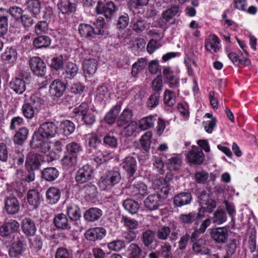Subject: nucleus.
Listing matches in <instances>:
<instances>
[{
	"label": "nucleus",
	"mask_w": 258,
	"mask_h": 258,
	"mask_svg": "<svg viewBox=\"0 0 258 258\" xmlns=\"http://www.w3.org/2000/svg\"><path fill=\"white\" fill-rule=\"evenodd\" d=\"M27 199L32 209H36L40 204L41 197L39 192L36 189L29 190L27 195Z\"/></svg>",
	"instance_id": "obj_23"
},
{
	"label": "nucleus",
	"mask_w": 258,
	"mask_h": 258,
	"mask_svg": "<svg viewBox=\"0 0 258 258\" xmlns=\"http://www.w3.org/2000/svg\"><path fill=\"white\" fill-rule=\"evenodd\" d=\"M210 236L216 243H224L229 236L228 229L225 227L213 228L211 230Z\"/></svg>",
	"instance_id": "obj_7"
},
{
	"label": "nucleus",
	"mask_w": 258,
	"mask_h": 258,
	"mask_svg": "<svg viewBox=\"0 0 258 258\" xmlns=\"http://www.w3.org/2000/svg\"><path fill=\"white\" fill-rule=\"evenodd\" d=\"M102 211L96 208H90L84 214V218L88 221L93 222L97 220L102 216Z\"/></svg>",
	"instance_id": "obj_33"
},
{
	"label": "nucleus",
	"mask_w": 258,
	"mask_h": 258,
	"mask_svg": "<svg viewBox=\"0 0 258 258\" xmlns=\"http://www.w3.org/2000/svg\"><path fill=\"white\" fill-rule=\"evenodd\" d=\"M121 165L131 176H133L137 168V162L134 157L131 156L126 157Z\"/></svg>",
	"instance_id": "obj_25"
},
{
	"label": "nucleus",
	"mask_w": 258,
	"mask_h": 258,
	"mask_svg": "<svg viewBox=\"0 0 258 258\" xmlns=\"http://www.w3.org/2000/svg\"><path fill=\"white\" fill-rule=\"evenodd\" d=\"M192 199V195L189 192H180L174 196L173 203L177 207H182L189 204Z\"/></svg>",
	"instance_id": "obj_18"
},
{
	"label": "nucleus",
	"mask_w": 258,
	"mask_h": 258,
	"mask_svg": "<svg viewBox=\"0 0 258 258\" xmlns=\"http://www.w3.org/2000/svg\"><path fill=\"white\" fill-rule=\"evenodd\" d=\"M79 69L77 65L73 62L67 63L64 73H63L64 79H72L77 74Z\"/></svg>",
	"instance_id": "obj_35"
},
{
	"label": "nucleus",
	"mask_w": 258,
	"mask_h": 258,
	"mask_svg": "<svg viewBox=\"0 0 258 258\" xmlns=\"http://www.w3.org/2000/svg\"><path fill=\"white\" fill-rule=\"evenodd\" d=\"M106 230L103 227H96L88 230L85 233L86 238L91 241L102 239L105 235Z\"/></svg>",
	"instance_id": "obj_17"
},
{
	"label": "nucleus",
	"mask_w": 258,
	"mask_h": 258,
	"mask_svg": "<svg viewBox=\"0 0 258 258\" xmlns=\"http://www.w3.org/2000/svg\"><path fill=\"white\" fill-rule=\"evenodd\" d=\"M66 90V84L59 80H55L52 82L49 86L50 94L56 97H60Z\"/></svg>",
	"instance_id": "obj_15"
},
{
	"label": "nucleus",
	"mask_w": 258,
	"mask_h": 258,
	"mask_svg": "<svg viewBox=\"0 0 258 258\" xmlns=\"http://www.w3.org/2000/svg\"><path fill=\"white\" fill-rule=\"evenodd\" d=\"M29 134L28 130L22 127L19 130L14 137V142L18 145H22L27 139Z\"/></svg>",
	"instance_id": "obj_36"
},
{
	"label": "nucleus",
	"mask_w": 258,
	"mask_h": 258,
	"mask_svg": "<svg viewBox=\"0 0 258 258\" xmlns=\"http://www.w3.org/2000/svg\"><path fill=\"white\" fill-rule=\"evenodd\" d=\"M8 11L3 8H0V36L6 34L8 31Z\"/></svg>",
	"instance_id": "obj_32"
},
{
	"label": "nucleus",
	"mask_w": 258,
	"mask_h": 258,
	"mask_svg": "<svg viewBox=\"0 0 258 258\" xmlns=\"http://www.w3.org/2000/svg\"><path fill=\"white\" fill-rule=\"evenodd\" d=\"M192 243V249L196 253L207 255L210 254V250L206 248L207 241L205 238H200Z\"/></svg>",
	"instance_id": "obj_26"
},
{
	"label": "nucleus",
	"mask_w": 258,
	"mask_h": 258,
	"mask_svg": "<svg viewBox=\"0 0 258 258\" xmlns=\"http://www.w3.org/2000/svg\"><path fill=\"white\" fill-rule=\"evenodd\" d=\"M46 200L48 204H54L60 199V190L55 187H51L48 189L46 192Z\"/></svg>",
	"instance_id": "obj_28"
},
{
	"label": "nucleus",
	"mask_w": 258,
	"mask_h": 258,
	"mask_svg": "<svg viewBox=\"0 0 258 258\" xmlns=\"http://www.w3.org/2000/svg\"><path fill=\"white\" fill-rule=\"evenodd\" d=\"M80 34L84 37H90L94 34V28L90 25L87 24H81L78 28Z\"/></svg>",
	"instance_id": "obj_46"
},
{
	"label": "nucleus",
	"mask_w": 258,
	"mask_h": 258,
	"mask_svg": "<svg viewBox=\"0 0 258 258\" xmlns=\"http://www.w3.org/2000/svg\"><path fill=\"white\" fill-rule=\"evenodd\" d=\"M154 237V232L151 230H148L143 232L142 241L145 246L148 247L153 242Z\"/></svg>",
	"instance_id": "obj_50"
},
{
	"label": "nucleus",
	"mask_w": 258,
	"mask_h": 258,
	"mask_svg": "<svg viewBox=\"0 0 258 258\" xmlns=\"http://www.w3.org/2000/svg\"><path fill=\"white\" fill-rule=\"evenodd\" d=\"M44 138L40 136L38 132L37 133H35L30 141L31 147L33 149H38L44 141Z\"/></svg>",
	"instance_id": "obj_60"
},
{
	"label": "nucleus",
	"mask_w": 258,
	"mask_h": 258,
	"mask_svg": "<svg viewBox=\"0 0 258 258\" xmlns=\"http://www.w3.org/2000/svg\"><path fill=\"white\" fill-rule=\"evenodd\" d=\"M22 111L24 116L28 119H32L35 114H36L33 109L31 104L29 103H24L22 108Z\"/></svg>",
	"instance_id": "obj_53"
},
{
	"label": "nucleus",
	"mask_w": 258,
	"mask_h": 258,
	"mask_svg": "<svg viewBox=\"0 0 258 258\" xmlns=\"http://www.w3.org/2000/svg\"><path fill=\"white\" fill-rule=\"evenodd\" d=\"M151 132H147L142 136L140 139V143L142 148L146 151H148L151 145V138L152 137Z\"/></svg>",
	"instance_id": "obj_48"
},
{
	"label": "nucleus",
	"mask_w": 258,
	"mask_h": 258,
	"mask_svg": "<svg viewBox=\"0 0 258 258\" xmlns=\"http://www.w3.org/2000/svg\"><path fill=\"white\" fill-rule=\"evenodd\" d=\"M24 159L25 155L22 151L16 149L10 154V162L14 168L22 165Z\"/></svg>",
	"instance_id": "obj_24"
},
{
	"label": "nucleus",
	"mask_w": 258,
	"mask_h": 258,
	"mask_svg": "<svg viewBox=\"0 0 258 258\" xmlns=\"http://www.w3.org/2000/svg\"><path fill=\"white\" fill-rule=\"evenodd\" d=\"M29 103L31 104L36 114L42 109L43 105V101L40 98L35 96L31 97Z\"/></svg>",
	"instance_id": "obj_63"
},
{
	"label": "nucleus",
	"mask_w": 258,
	"mask_h": 258,
	"mask_svg": "<svg viewBox=\"0 0 258 258\" xmlns=\"http://www.w3.org/2000/svg\"><path fill=\"white\" fill-rule=\"evenodd\" d=\"M58 175V171L54 167L46 168L42 172V177L49 181H53L56 179Z\"/></svg>",
	"instance_id": "obj_34"
},
{
	"label": "nucleus",
	"mask_w": 258,
	"mask_h": 258,
	"mask_svg": "<svg viewBox=\"0 0 258 258\" xmlns=\"http://www.w3.org/2000/svg\"><path fill=\"white\" fill-rule=\"evenodd\" d=\"M161 197L159 194H152L148 196L144 201L145 207L150 211L158 209L161 205Z\"/></svg>",
	"instance_id": "obj_12"
},
{
	"label": "nucleus",
	"mask_w": 258,
	"mask_h": 258,
	"mask_svg": "<svg viewBox=\"0 0 258 258\" xmlns=\"http://www.w3.org/2000/svg\"><path fill=\"white\" fill-rule=\"evenodd\" d=\"M187 158L190 163L199 165L201 164L205 160L204 154L201 148L194 146L187 155Z\"/></svg>",
	"instance_id": "obj_9"
},
{
	"label": "nucleus",
	"mask_w": 258,
	"mask_h": 258,
	"mask_svg": "<svg viewBox=\"0 0 258 258\" xmlns=\"http://www.w3.org/2000/svg\"><path fill=\"white\" fill-rule=\"evenodd\" d=\"M164 102L169 106H173L176 102L175 95L172 91L166 90L164 92Z\"/></svg>",
	"instance_id": "obj_55"
},
{
	"label": "nucleus",
	"mask_w": 258,
	"mask_h": 258,
	"mask_svg": "<svg viewBox=\"0 0 258 258\" xmlns=\"http://www.w3.org/2000/svg\"><path fill=\"white\" fill-rule=\"evenodd\" d=\"M67 214L71 221H77L81 217L80 209L75 205H71L68 207Z\"/></svg>",
	"instance_id": "obj_40"
},
{
	"label": "nucleus",
	"mask_w": 258,
	"mask_h": 258,
	"mask_svg": "<svg viewBox=\"0 0 258 258\" xmlns=\"http://www.w3.org/2000/svg\"><path fill=\"white\" fill-rule=\"evenodd\" d=\"M97 62L94 58H88L84 60L83 69L85 74L92 75L94 74L97 69Z\"/></svg>",
	"instance_id": "obj_27"
},
{
	"label": "nucleus",
	"mask_w": 258,
	"mask_h": 258,
	"mask_svg": "<svg viewBox=\"0 0 258 258\" xmlns=\"http://www.w3.org/2000/svg\"><path fill=\"white\" fill-rule=\"evenodd\" d=\"M220 39L215 34L210 35L205 42V48L207 51L216 53L220 49Z\"/></svg>",
	"instance_id": "obj_21"
},
{
	"label": "nucleus",
	"mask_w": 258,
	"mask_h": 258,
	"mask_svg": "<svg viewBox=\"0 0 258 258\" xmlns=\"http://www.w3.org/2000/svg\"><path fill=\"white\" fill-rule=\"evenodd\" d=\"M24 244L23 241L18 240L13 242L9 249V255L11 258H19L24 251Z\"/></svg>",
	"instance_id": "obj_14"
},
{
	"label": "nucleus",
	"mask_w": 258,
	"mask_h": 258,
	"mask_svg": "<svg viewBox=\"0 0 258 258\" xmlns=\"http://www.w3.org/2000/svg\"><path fill=\"white\" fill-rule=\"evenodd\" d=\"M116 11L115 4L112 2H107L105 5L102 2H98L96 7L98 14H103L106 18L110 19Z\"/></svg>",
	"instance_id": "obj_8"
},
{
	"label": "nucleus",
	"mask_w": 258,
	"mask_h": 258,
	"mask_svg": "<svg viewBox=\"0 0 258 258\" xmlns=\"http://www.w3.org/2000/svg\"><path fill=\"white\" fill-rule=\"evenodd\" d=\"M129 258H140L142 249L136 243H132L128 247Z\"/></svg>",
	"instance_id": "obj_59"
},
{
	"label": "nucleus",
	"mask_w": 258,
	"mask_h": 258,
	"mask_svg": "<svg viewBox=\"0 0 258 258\" xmlns=\"http://www.w3.org/2000/svg\"><path fill=\"white\" fill-rule=\"evenodd\" d=\"M121 109L120 105L114 106L106 115L105 120L108 124H112L114 122L116 117Z\"/></svg>",
	"instance_id": "obj_38"
},
{
	"label": "nucleus",
	"mask_w": 258,
	"mask_h": 258,
	"mask_svg": "<svg viewBox=\"0 0 258 258\" xmlns=\"http://www.w3.org/2000/svg\"><path fill=\"white\" fill-rule=\"evenodd\" d=\"M147 65V60L144 58H141L134 63L132 66L131 74L133 77H136L138 73L143 70Z\"/></svg>",
	"instance_id": "obj_47"
},
{
	"label": "nucleus",
	"mask_w": 258,
	"mask_h": 258,
	"mask_svg": "<svg viewBox=\"0 0 258 258\" xmlns=\"http://www.w3.org/2000/svg\"><path fill=\"white\" fill-rule=\"evenodd\" d=\"M98 185L99 188L103 190H108L113 186L110 182V180L109 179L107 174L106 176L100 178L98 181Z\"/></svg>",
	"instance_id": "obj_64"
},
{
	"label": "nucleus",
	"mask_w": 258,
	"mask_h": 258,
	"mask_svg": "<svg viewBox=\"0 0 258 258\" xmlns=\"http://www.w3.org/2000/svg\"><path fill=\"white\" fill-rule=\"evenodd\" d=\"M226 220V214L223 210H218L216 211L213 218L214 223L218 224H221L225 222Z\"/></svg>",
	"instance_id": "obj_62"
},
{
	"label": "nucleus",
	"mask_w": 258,
	"mask_h": 258,
	"mask_svg": "<svg viewBox=\"0 0 258 258\" xmlns=\"http://www.w3.org/2000/svg\"><path fill=\"white\" fill-rule=\"evenodd\" d=\"M5 209L8 214L14 215L20 210V204L16 198H8L5 203Z\"/></svg>",
	"instance_id": "obj_19"
},
{
	"label": "nucleus",
	"mask_w": 258,
	"mask_h": 258,
	"mask_svg": "<svg viewBox=\"0 0 258 258\" xmlns=\"http://www.w3.org/2000/svg\"><path fill=\"white\" fill-rule=\"evenodd\" d=\"M94 24L95 25V27L93 28L94 34L103 35L105 32L104 28L105 22L104 19L100 17L96 19Z\"/></svg>",
	"instance_id": "obj_56"
},
{
	"label": "nucleus",
	"mask_w": 258,
	"mask_h": 258,
	"mask_svg": "<svg viewBox=\"0 0 258 258\" xmlns=\"http://www.w3.org/2000/svg\"><path fill=\"white\" fill-rule=\"evenodd\" d=\"M163 75L165 81L172 88L177 87L179 84V78H177L170 67H165L163 70Z\"/></svg>",
	"instance_id": "obj_16"
},
{
	"label": "nucleus",
	"mask_w": 258,
	"mask_h": 258,
	"mask_svg": "<svg viewBox=\"0 0 258 258\" xmlns=\"http://www.w3.org/2000/svg\"><path fill=\"white\" fill-rule=\"evenodd\" d=\"M154 184L157 186V188L163 192L165 195L168 193L169 183L163 177H159L154 181Z\"/></svg>",
	"instance_id": "obj_49"
},
{
	"label": "nucleus",
	"mask_w": 258,
	"mask_h": 258,
	"mask_svg": "<svg viewBox=\"0 0 258 258\" xmlns=\"http://www.w3.org/2000/svg\"><path fill=\"white\" fill-rule=\"evenodd\" d=\"M133 117V112L132 110L128 108L124 109L119 116L117 120V125L119 127H121L129 121H130Z\"/></svg>",
	"instance_id": "obj_30"
},
{
	"label": "nucleus",
	"mask_w": 258,
	"mask_h": 258,
	"mask_svg": "<svg viewBox=\"0 0 258 258\" xmlns=\"http://www.w3.org/2000/svg\"><path fill=\"white\" fill-rule=\"evenodd\" d=\"M130 189L133 196L142 198L148 194L147 186L142 182H137L130 185Z\"/></svg>",
	"instance_id": "obj_20"
},
{
	"label": "nucleus",
	"mask_w": 258,
	"mask_h": 258,
	"mask_svg": "<svg viewBox=\"0 0 258 258\" xmlns=\"http://www.w3.org/2000/svg\"><path fill=\"white\" fill-rule=\"evenodd\" d=\"M77 161V155H72L66 153L61 160V163L64 168L68 169L76 166Z\"/></svg>",
	"instance_id": "obj_31"
},
{
	"label": "nucleus",
	"mask_w": 258,
	"mask_h": 258,
	"mask_svg": "<svg viewBox=\"0 0 258 258\" xmlns=\"http://www.w3.org/2000/svg\"><path fill=\"white\" fill-rule=\"evenodd\" d=\"M57 7L61 14L69 15L76 11L77 4L75 0H60Z\"/></svg>",
	"instance_id": "obj_10"
},
{
	"label": "nucleus",
	"mask_w": 258,
	"mask_h": 258,
	"mask_svg": "<svg viewBox=\"0 0 258 258\" xmlns=\"http://www.w3.org/2000/svg\"><path fill=\"white\" fill-rule=\"evenodd\" d=\"M110 97L107 88L104 85L99 86L97 90L96 98L100 101L106 100Z\"/></svg>",
	"instance_id": "obj_52"
},
{
	"label": "nucleus",
	"mask_w": 258,
	"mask_h": 258,
	"mask_svg": "<svg viewBox=\"0 0 258 258\" xmlns=\"http://www.w3.org/2000/svg\"><path fill=\"white\" fill-rule=\"evenodd\" d=\"M66 153L72 155H77L81 150V145L76 142H71L69 143L66 146Z\"/></svg>",
	"instance_id": "obj_58"
},
{
	"label": "nucleus",
	"mask_w": 258,
	"mask_h": 258,
	"mask_svg": "<svg viewBox=\"0 0 258 258\" xmlns=\"http://www.w3.org/2000/svg\"><path fill=\"white\" fill-rule=\"evenodd\" d=\"M51 43V40L47 36H40L35 38L33 45L36 48H41L48 47Z\"/></svg>",
	"instance_id": "obj_37"
},
{
	"label": "nucleus",
	"mask_w": 258,
	"mask_h": 258,
	"mask_svg": "<svg viewBox=\"0 0 258 258\" xmlns=\"http://www.w3.org/2000/svg\"><path fill=\"white\" fill-rule=\"evenodd\" d=\"M26 8L34 15H36L40 13L41 4L39 0H28L26 2Z\"/></svg>",
	"instance_id": "obj_42"
},
{
	"label": "nucleus",
	"mask_w": 258,
	"mask_h": 258,
	"mask_svg": "<svg viewBox=\"0 0 258 258\" xmlns=\"http://www.w3.org/2000/svg\"><path fill=\"white\" fill-rule=\"evenodd\" d=\"M17 53L15 49L13 48H7L5 52L2 54L3 60L8 63L14 62L17 58Z\"/></svg>",
	"instance_id": "obj_41"
},
{
	"label": "nucleus",
	"mask_w": 258,
	"mask_h": 258,
	"mask_svg": "<svg viewBox=\"0 0 258 258\" xmlns=\"http://www.w3.org/2000/svg\"><path fill=\"white\" fill-rule=\"evenodd\" d=\"M62 145L60 141H57L53 143V152L49 153L48 156L50 157V160H54L58 158V154L60 153L62 150Z\"/></svg>",
	"instance_id": "obj_54"
},
{
	"label": "nucleus",
	"mask_w": 258,
	"mask_h": 258,
	"mask_svg": "<svg viewBox=\"0 0 258 258\" xmlns=\"http://www.w3.org/2000/svg\"><path fill=\"white\" fill-rule=\"evenodd\" d=\"M179 7L177 5H174L171 8L164 11L162 16L164 20L169 21L174 16L178 15L179 13Z\"/></svg>",
	"instance_id": "obj_43"
},
{
	"label": "nucleus",
	"mask_w": 258,
	"mask_h": 258,
	"mask_svg": "<svg viewBox=\"0 0 258 258\" xmlns=\"http://www.w3.org/2000/svg\"><path fill=\"white\" fill-rule=\"evenodd\" d=\"M122 205L126 210L132 214L137 213L140 208L138 203L132 199L125 200Z\"/></svg>",
	"instance_id": "obj_39"
},
{
	"label": "nucleus",
	"mask_w": 258,
	"mask_h": 258,
	"mask_svg": "<svg viewBox=\"0 0 258 258\" xmlns=\"http://www.w3.org/2000/svg\"><path fill=\"white\" fill-rule=\"evenodd\" d=\"M43 162L44 157L42 155L30 152L26 157L25 165L27 170H36L39 168Z\"/></svg>",
	"instance_id": "obj_3"
},
{
	"label": "nucleus",
	"mask_w": 258,
	"mask_h": 258,
	"mask_svg": "<svg viewBox=\"0 0 258 258\" xmlns=\"http://www.w3.org/2000/svg\"><path fill=\"white\" fill-rule=\"evenodd\" d=\"M57 126L52 122H45L39 126L38 132L44 139L54 137L57 133Z\"/></svg>",
	"instance_id": "obj_4"
},
{
	"label": "nucleus",
	"mask_w": 258,
	"mask_h": 258,
	"mask_svg": "<svg viewBox=\"0 0 258 258\" xmlns=\"http://www.w3.org/2000/svg\"><path fill=\"white\" fill-rule=\"evenodd\" d=\"M82 120L87 125H92L95 121L96 117L92 109L81 116Z\"/></svg>",
	"instance_id": "obj_61"
},
{
	"label": "nucleus",
	"mask_w": 258,
	"mask_h": 258,
	"mask_svg": "<svg viewBox=\"0 0 258 258\" xmlns=\"http://www.w3.org/2000/svg\"><path fill=\"white\" fill-rule=\"evenodd\" d=\"M22 231L27 236H33L36 231L34 221L29 218H25L21 222Z\"/></svg>",
	"instance_id": "obj_13"
},
{
	"label": "nucleus",
	"mask_w": 258,
	"mask_h": 258,
	"mask_svg": "<svg viewBox=\"0 0 258 258\" xmlns=\"http://www.w3.org/2000/svg\"><path fill=\"white\" fill-rule=\"evenodd\" d=\"M29 66L31 71L38 76L45 75L46 66L44 61L38 57H33L29 60Z\"/></svg>",
	"instance_id": "obj_6"
},
{
	"label": "nucleus",
	"mask_w": 258,
	"mask_h": 258,
	"mask_svg": "<svg viewBox=\"0 0 258 258\" xmlns=\"http://www.w3.org/2000/svg\"><path fill=\"white\" fill-rule=\"evenodd\" d=\"M201 217V216L199 213L197 215L196 213L191 212L188 214H181L179 219L184 224L191 223L195 220H196V223L197 224L198 219Z\"/></svg>",
	"instance_id": "obj_45"
},
{
	"label": "nucleus",
	"mask_w": 258,
	"mask_h": 258,
	"mask_svg": "<svg viewBox=\"0 0 258 258\" xmlns=\"http://www.w3.org/2000/svg\"><path fill=\"white\" fill-rule=\"evenodd\" d=\"M94 170L92 166L85 165L79 169L76 175V181L78 183H83L90 180L93 174Z\"/></svg>",
	"instance_id": "obj_5"
},
{
	"label": "nucleus",
	"mask_w": 258,
	"mask_h": 258,
	"mask_svg": "<svg viewBox=\"0 0 258 258\" xmlns=\"http://www.w3.org/2000/svg\"><path fill=\"white\" fill-rule=\"evenodd\" d=\"M10 88L17 94H22L26 90V83L22 78H16L10 83Z\"/></svg>",
	"instance_id": "obj_29"
},
{
	"label": "nucleus",
	"mask_w": 258,
	"mask_h": 258,
	"mask_svg": "<svg viewBox=\"0 0 258 258\" xmlns=\"http://www.w3.org/2000/svg\"><path fill=\"white\" fill-rule=\"evenodd\" d=\"M53 223L57 228L67 230L71 228L70 222L67 216L63 213H60L55 216Z\"/></svg>",
	"instance_id": "obj_22"
},
{
	"label": "nucleus",
	"mask_w": 258,
	"mask_h": 258,
	"mask_svg": "<svg viewBox=\"0 0 258 258\" xmlns=\"http://www.w3.org/2000/svg\"><path fill=\"white\" fill-rule=\"evenodd\" d=\"M179 232V230L174 225L163 226L157 230L156 235L161 240H166L169 238L170 241H175L178 238Z\"/></svg>",
	"instance_id": "obj_1"
},
{
	"label": "nucleus",
	"mask_w": 258,
	"mask_h": 258,
	"mask_svg": "<svg viewBox=\"0 0 258 258\" xmlns=\"http://www.w3.org/2000/svg\"><path fill=\"white\" fill-rule=\"evenodd\" d=\"M155 121V117L152 115L143 118L139 122V127L141 130H148L154 126Z\"/></svg>",
	"instance_id": "obj_44"
},
{
	"label": "nucleus",
	"mask_w": 258,
	"mask_h": 258,
	"mask_svg": "<svg viewBox=\"0 0 258 258\" xmlns=\"http://www.w3.org/2000/svg\"><path fill=\"white\" fill-rule=\"evenodd\" d=\"M19 223L15 220L4 223L0 226V235L3 237L11 235L19 228Z\"/></svg>",
	"instance_id": "obj_11"
},
{
	"label": "nucleus",
	"mask_w": 258,
	"mask_h": 258,
	"mask_svg": "<svg viewBox=\"0 0 258 258\" xmlns=\"http://www.w3.org/2000/svg\"><path fill=\"white\" fill-rule=\"evenodd\" d=\"M198 195L202 207L207 212L211 213L216 207V202L211 198V191L209 190H199Z\"/></svg>",
	"instance_id": "obj_2"
},
{
	"label": "nucleus",
	"mask_w": 258,
	"mask_h": 258,
	"mask_svg": "<svg viewBox=\"0 0 258 258\" xmlns=\"http://www.w3.org/2000/svg\"><path fill=\"white\" fill-rule=\"evenodd\" d=\"M181 164V160L177 156L172 157L168 160L167 165L170 170H178Z\"/></svg>",
	"instance_id": "obj_57"
},
{
	"label": "nucleus",
	"mask_w": 258,
	"mask_h": 258,
	"mask_svg": "<svg viewBox=\"0 0 258 258\" xmlns=\"http://www.w3.org/2000/svg\"><path fill=\"white\" fill-rule=\"evenodd\" d=\"M60 127L65 136L71 134L74 132L75 128L74 124L72 121L68 120L61 122Z\"/></svg>",
	"instance_id": "obj_51"
}]
</instances>
